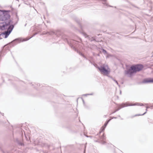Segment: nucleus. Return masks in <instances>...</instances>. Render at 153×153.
<instances>
[{"mask_svg":"<svg viewBox=\"0 0 153 153\" xmlns=\"http://www.w3.org/2000/svg\"><path fill=\"white\" fill-rule=\"evenodd\" d=\"M9 11L0 10V20L2 21H6L9 18Z\"/></svg>","mask_w":153,"mask_h":153,"instance_id":"nucleus-6","label":"nucleus"},{"mask_svg":"<svg viewBox=\"0 0 153 153\" xmlns=\"http://www.w3.org/2000/svg\"><path fill=\"white\" fill-rule=\"evenodd\" d=\"M82 33L83 34V35L85 37V38H87L88 36V35L85 33H84V32H82Z\"/></svg>","mask_w":153,"mask_h":153,"instance_id":"nucleus-20","label":"nucleus"},{"mask_svg":"<svg viewBox=\"0 0 153 153\" xmlns=\"http://www.w3.org/2000/svg\"><path fill=\"white\" fill-rule=\"evenodd\" d=\"M0 29L4 30L6 29H7V31H5L4 33H3L1 35L4 38H6L9 36L10 33V22L8 20L7 23L5 24L4 23H0Z\"/></svg>","mask_w":153,"mask_h":153,"instance_id":"nucleus-2","label":"nucleus"},{"mask_svg":"<svg viewBox=\"0 0 153 153\" xmlns=\"http://www.w3.org/2000/svg\"><path fill=\"white\" fill-rule=\"evenodd\" d=\"M120 94H121V91H120Z\"/></svg>","mask_w":153,"mask_h":153,"instance_id":"nucleus-41","label":"nucleus"},{"mask_svg":"<svg viewBox=\"0 0 153 153\" xmlns=\"http://www.w3.org/2000/svg\"><path fill=\"white\" fill-rule=\"evenodd\" d=\"M143 115H142V114H136L134 116H143Z\"/></svg>","mask_w":153,"mask_h":153,"instance_id":"nucleus-23","label":"nucleus"},{"mask_svg":"<svg viewBox=\"0 0 153 153\" xmlns=\"http://www.w3.org/2000/svg\"><path fill=\"white\" fill-rule=\"evenodd\" d=\"M16 128V127L15 126H11V127H10V131H11L12 130V136L13 137L14 135V131L15 130Z\"/></svg>","mask_w":153,"mask_h":153,"instance_id":"nucleus-15","label":"nucleus"},{"mask_svg":"<svg viewBox=\"0 0 153 153\" xmlns=\"http://www.w3.org/2000/svg\"><path fill=\"white\" fill-rule=\"evenodd\" d=\"M134 69V73H136L138 71H141L143 68V66L142 65L137 64L134 65H133Z\"/></svg>","mask_w":153,"mask_h":153,"instance_id":"nucleus-8","label":"nucleus"},{"mask_svg":"<svg viewBox=\"0 0 153 153\" xmlns=\"http://www.w3.org/2000/svg\"><path fill=\"white\" fill-rule=\"evenodd\" d=\"M78 53L80 55L82 56H83V55H84L82 53L80 52H79Z\"/></svg>","mask_w":153,"mask_h":153,"instance_id":"nucleus-22","label":"nucleus"},{"mask_svg":"<svg viewBox=\"0 0 153 153\" xmlns=\"http://www.w3.org/2000/svg\"><path fill=\"white\" fill-rule=\"evenodd\" d=\"M97 56H100L99 54H97Z\"/></svg>","mask_w":153,"mask_h":153,"instance_id":"nucleus-43","label":"nucleus"},{"mask_svg":"<svg viewBox=\"0 0 153 153\" xmlns=\"http://www.w3.org/2000/svg\"><path fill=\"white\" fill-rule=\"evenodd\" d=\"M59 30H57L56 31H47L46 33V34H48L49 35H55L57 36L58 35V34L59 33Z\"/></svg>","mask_w":153,"mask_h":153,"instance_id":"nucleus-12","label":"nucleus"},{"mask_svg":"<svg viewBox=\"0 0 153 153\" xmlns=\"http://www.w3.org/2000/svg\"><path fill=\"white\" fill-rule=\"evenodd\" d=\"M37 86L38 87V86H40V85L39 84H37Z\"/></svg>","mask_w":153,"mask_h":153,"instance_id":"nucleus-36","label":"nucleus"},{"mask_svg":"<svg viewBox=\"0 0 153 153\" xmlns=\"http://www.w3.org/2000/svg\"><path fill=\"white\" fill-rule=\"evenodd\" d=\"M95 142H98L99 143H100V140H99V139H98V140H95Z\"/></svg>","mask_w":153,"mask_h":153,"instance_id":"nucleus-28","label":"nucleus"},{"mask_svg":"<svg viewBox=\"0 0 153 153\" xmlns=\"http://www.w3.org/2000/svg\"><path fill=\"white\" fill-rule=\"evenodd\" d=\"M82 101H83V104L84 105H85V101H84V100L82 99Z\"/></svg>","mask_w":153,"mask_h":153,"instance_id":"nucleus-31","label":"nucleus"},{"mask_svg":"<svg viewBox=\"0 0 153 153\" xmlns=\"http://www.w3.org/2000/svg\"><path fill=\"white\" fill-rule=\"evenodd\" d=\"M97 68L101 73L105 75H108L110 73V69L107 65L103 64L100 67H98Z\"/></svg>","mask_w":153,"mask_h":153,"instance_id":"nucleus-4","label":"nucleus"},{"mask_svg":"<svg viewBox=\"0 0 153 153\" xmlns=\"http://www.w3.org/2000/svg\"><path fill=\"white\" fill-rule=\"evenodd\" d=\"M145 105H147V106H146V109L152 108L153 107V104H151L145 103Z\"/></svg>","mask_w":153,"mask_h":153,"instance_id":"nucleus-16","label":"nucleus"},{"mask_svg":"<svg viewBox=\"0 0 153 153\" xmlns=\"http://www.w3.org/2000/svg\"><path fill=\"white\" fill-rule=\"evenodd\" d=\"M111 119H110L108 120H107L105 122L107 123L108 124V123L110 122V121L111 120Z\"/></svg>","mask_w":153,"mask_h":153,"instance_id":"nucleus-24","label":"nucleus"},{"mask_svg":"<svg viewBox=\"0 0 153 153\" xmlns=\"http://www.w3.org/2000/svg\"><path fill=\"white\" fill-rule=\"evenodd\" d=\"M133 69H134L133 66H131L129 69L126 71V74L132 75L133 74L135 73L134 70Z\"/></svg>","mask_w":153,"mask_h":153,"instance_id":"nucleus-10","label":"nucleus"},{"mask_svg":"<svg viewBox=\"0 0 153 153\" xmlns=\"http://www.w3.org/2000/svg\"><path fill=\"white\" fill-rule=\"evenodd\" d=\"M21 131L22 132V134H23V132H22V130L21 129Z\"/></svg>","mask_w":153,"mask_h":153,"instance_id":"nucleus-39","label":"nucleus"},{"mask_svg":"<svg viewBox=\"0 0 153 153\" xmlns=\"http://www.w3.org/2000/svg\"><path fill=\"white\" fill-rule=\"evenodd\" d=\"M118 116H119V117H120V115H119Z\"/></svg>","mask_w":153,"mask_h":153,"instance_id":"nucleus-46","label":"nucleus"},{"mask_svg":"<svg viewBox=\"0 0 153 153\" xmlns=\"http://www.w3.org/2000/svg\"><path fill=\"white\" fill-rule=\"evenodd\" d=\"M102 132V131H100L99 132V134H98L97 135H99V134H100L101 132Z\"/></svg>","mask_w":153,"mask_h":153,"instance_id":"nucleus-37","label":"nucleus"},{"mask_svg":"<svg viewBox=\"0 0 153 153\" xmlns=\"http://www.w3.org/2000/svg\"><path fill=\"white\" fill-rule=\"evenodd\" d=\"M86 136L87 137H90V138H92V136H88L87 135H86Z\"/></svg>","mask_w":153,"mask_h":153,"instance_id":"nucleus-27","label":"nucleus"},{"mask_svg":"<svg viewBox=\"0 0 153 153\" xmlns=\"http://www.w3.org/2000/svg\"><path fill=\"white\" fill-rule=\"evenodd\" d=\"M93 55L94 56H95V54L94 53V52L93 53Z\"/></svg>","mask_w":153,"mask_h":153,"instance_id":"nucleus-38","label":"nucleus"},{"mask_svg":"<svg viewBox=\"0 0 153 153\" xmlns=\"http://www.w3.org/2000/svg\"><path fill=\"white\" fill-rule=\"evenodd\" d=\"M88 60L90 62L91 64H93L92 62L90 60L88 59Z\"/></svg>","mask_w":153,"mask_h":153,"instance_id":"nucleus-30","label":"nucleus"},{"mask_svg":"<svg viewBox=\"0 0 153 153\" xmlns=\"http://www.w3.org/2000/svg\"><path fill=\"white\" fill-rule=\"evenodd\" d=\"M88 94H85L83 95V96H87L88 95Z\"/></svg>","mask_w":153,"mask_h":153,"instance_id":"nucleus-34","label":"nucleus"},{"mask_svg":"<svg viewBox=\"0 0 153 153\" xmlns=\"http://www.w3.org/2000/svg\"><path fill=\"white\" fill-rule=\"evenodd\" d=\"M93 93L88 94V95H93Z\"/></svg>","mask_w":153,"mask_h":153,"instance_id":"nucleus-33","label":"nucleus"},{"mask_svg":"<svg viewBox=\"0 0 153 153\" xmlns=\"http://www.w3.org/2000/svg\"><path fill=\"white\" fill-rule=\"evenodd\" d=\"M26 24L25 25V26H26Z\"/></svg>","mask_w":153,"mask_h":153,"instance_id":"nucleus-47","label":"nucleus"},{"mask_svg":"<svg viewBox=\"0 0 153 153\" xmlns=\"http://www.w3.org/2000/svg\"><path fill=\"white\" fill-rule=\"evenodd\" d=\"M34 88H37V87H35Z\"/></svg>","mask_w":153,"mask_h":153,"instance_id":"nucleus-45","label":"nucleus"},{"mask_svg":"<svg viewBox=\"0 0 153 153\" xmlns=\"http://www.w3.org/2000/svg\"><path fill=\"white\" fill-rule=\"evenodd\" d=\"M16 143L19 146H25L24 143V140L23 139L21 138L19 139L16 138L15 141Z\"/></svg>","mask_w":153,"mask_h":153,"instance_id":"nucleus-9","label":"nucleus"},{"mask_svg":"<svg viewBox=\"0 0 153 153\" xmlns=\"http://www.w3.org/2000/svg\"><path fill=\"white\" fill-rule=\"evenodd\" d=\"M138 105V106H143L144 105L142 103H136L133 104H129L128 102H126V103H122L120 105V107L118 108L114 112L112 113V114H113L115 113L117 111H119L121 108H124L125 107L128 106H132L134 105Z\"/></svg>","mask_w":153,"mask_h":153,"instance_id":"nucleus-5","label":"nucleus"},{"mask_svg":"<svg viewBox=\"0 0 153 153\" xmlns=\"http://www.w3.org/2000/svg\"><path fill=\"white\" fill-rule=\"evenodd\" d=\"M82 57H83L84 58H85L86 60L88 59L84 55H83V56Z\"/></svg>","mask_w":153,"mask_h":153,"instance_id":"nucleus-29","label":"nucleus"},{"mask_svg":"<svg viewBox=\"0 0 153 153\" xmlns=\"http://www.w3.org/2000/svg\"><path fill=\"white\" fill-rule=\"evenodd\" d=\"M90 58H91V59H92V57H90Z\"/></svg>","mask_w":153,"mask_h":153,"instance_id":"nucleus-44","label":"nucleus"},{"mask_svg":"<svg viewBox=\"0 0 153 153\" xmlns=\"http://www.w3.org/2000/svg\"><path fill=\"white\" fill-rule=\"evenodd\" d=\"M101 1H102V3L104 6L106 7H112V6L108 5V4L106 3V0H101Z\"/></svg>","mask_w":153,"mask_h":153,"instance_id":"nucleus-14","label":"nucleus"},{"mask_svg":"<svg viewBox=\"0 0 153 153\" xmlns=\"http://www.w3.org/2000/svg\"><path fill=\"white\" fill-rule=\"evenodd\" d=\"M68 43L69 46L72 48L75 51L78 52L76 47H77V45L78 44V42L74 40H71L70 42L68 41Z\"/></svg>","mask_w":153,"mask_h":153,"instance_id":"nucleus-7","label":"nucleus"},{"mask_svg":"<svg viewBox=\"0 0 153 153\" xmlns=\"http://www.w3.org/2000/svg\"><path fill=\"white\" fill-rule=\"evenodd\" d=\"M113 80L116 82V83L119 86H120V85H119L117 81L114 79H113Z\"/></svg>","mask_w":153,"mask_h":153,"instance_id":"nucleus-21","label":"nucleus"},{"mask_svg":"<svg viewBox=\"0 0 153 153\" xmlns=\"http://www.w3.org/2000/svg\"><path fill=\"white\" fill-rule=\"evenodd\" d=\"M102 51L104 54H107V51L105 49H102Z\"/></svg>","mask_w":153,"mask_h":153,"instance_id":"nucleus-19","label":"nucleus"},{"mask_svg":"<svg viewBox=\"0 0 153 153\" xmlns=\"http://www.w3.org/2000/svg\"><path fill=\"white\" fill-rule=\"evenodd\" d=\"M142 82L144 83H153V78H147L143 80Z\"/></svg>","mask_w":153,"mask_h":153,"instance_id":"nucleus-13","label":"nucleus"},{"mask_svg":"<svg viewBox=\"0 0 153 153\" xmlns=\"http://www.w3.org/2000/svg\"><path fill=\"white\" fill-rule=\"evenodd\" d=\"M117 118V117H113L112 118V119H116Z\"/></svg>","mask_w":153,"mask_h":153,"instance_id":"nucleus-35","label":"nucleus"},{"mask_svg":"<svg viewBox=\"0 0 153 153\" xmlns=\"http://www.w3.org/2000/svg\"><path fill=\"white\" fill-rule=\"evenodd\" d=\"M146 111L145 112H144L143 114H142V115H144L146 113L147 111V109L146 108Z\"/></svg>","mask_w":153,"mask_h":153,"instance_id":"nucleus-25","label":"nucleus"},{"mask_svg":"<svg viewBox=\"0 0 153 153\" xmlns=\"http://www.w3.org/2000/svg\"><path fill=\"white\" fill-rule=\"evenodd\" d=\"M92 38L93 39V41L95 40V39H94V38H93V37H92Z\"/></svg>","mask_w":153,"mask_h":153,"instance_id":"nucleus-40","label":"nucleus"},{"mask_svg":"<svg viewBox=\"0 0 153 153\" xmlns=\"http://www.w3.org/2000/svg\"><path fill=\"white\" fill-rule=\"evenodd\" d=\"M10 8H11L12 13V17L11 19H10V24L15 25L19 20V18L17 15V9L12 7L11 6Z\"/></svg>","mask_w":153,"mask_h":153,"instance_id":"nucleus-1","label":"nucleus"},{"mask_svg":"<svg viewBox=\"0 0 153 153\" xmlns=\"http://www.w3.org/2000/svg\"><path fill=\"white\" fill-rule=\"evenodd\" d=\"M38 33H36L31 37H27L25 39H22V38H18L15 39L11 42H10V47L12 46H13L14 45H16L18 43H19L21 42L27 41L30 39L32 37L34 36Z\"/></svg>","mask_w":153,"mask_h":153,"instance_id":"nucleus-3","label":"nucleus"},{"mask_svg":"<svg viewBox=\"0 0 153 153\" xmlns=\"http://www.w3.org/2000/svg\"><path fill=\"white\" fill-rule=\"evenodd\" d=\"M108 124L107 123H106V122H105V123L104 124L103 126V127H102L103 128V129L102 131H103L104 130L105 128L107 126Z\"/></svg>","mask_w":153,"mask_h":153,"instance_id":"nucleus-18","label":"nucleus"},{"mask_svg":"<svg viewBox=\"0 0 153 153\" xmlns=\"http://www.w3.org/2000/svg\"><path fill=\"white\" fill-rule=\"evenodd\" d=\"M25 137H26V140H28V139H27V137H26V136H25Z\"/></svg>","mask_w":153,"mask_h":153,"instance_id":"nucleus-42","label":"nucleus"},{"mask_svg":"<svg viewBox=\"0 0 153 153\" xmlns=\"http://www.w3.org/2000/svg\"><path fill=\"white\" fill-rule=\"evenodd\" d=\"M99 140H100V143L101 144H104L106 142L105 141V137L104 133L101 136L99 137Z\"/></svg>","mask_w":153,"mask_h":153,"instance_id":"nucleus-11","label":"nucleus"},{"mask_svg":"<svg viewBox=\"0 0 153 153\" xmlns=\"http://www.w3.org/2000/svg\"><path fill=\"white\" fill-rule=\"evenodd\" d=\"M87 144V143H86L85 144ZM86 147V145H85V149L84 150V153H85V152Z\"/></svg>","mask_w":153,"mask_h":153,"instance_id":"nucleus-26","label":"nucleus"},{"mask_svg":"<svg viewBox=\"0 0 153 153\" xmlns=\"http://www.w3.org/2000/svg\"><path fill=\"white\" fill-rule=\"evenodd\" d=\"M76 21L80 25V22H79V21L78 20H76Z\"/></svg>","mask_w":153,"mask_h":153,"instance_id":"nucleus-32","label":"nucleus"},{"mask_svg":"<svg viewBox=\"0 0 153 153\" xmlns=\"http://www.w3.org/2000/svg\"><path fill=\"white\" fill-rule=\"evenodd\" d=\"M14 25H15L10 24V33H11L12 30H13L14 27Z\"/></svg>","mask_w":153,"mask_h":153,"instance_id":"nucleus-17","label":"nucleus"},{"mask_svg":"<svg viewBox=\"0 0 153 153\" xmlns=\"http://www.w3.org/2000/svg\"><path fill=\"white\" fill-rule=\"evenodd\" d=\"M24 134L25 135V132H24Z\"/></svg>","mask_w":153,"mask_h":153,"instance_id":"nucleus-48","label":"nucleus"}]
</instances>
